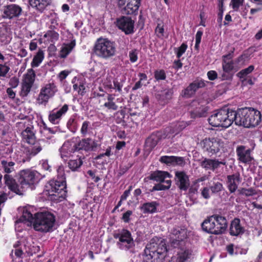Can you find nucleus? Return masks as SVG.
Masks as SVG:
<instances>
[{
	"instance_id": "obj_58",
	"label": "nucleus",
	"mask_w": 262,
	"mask_h": 262,
	"mask_svg": "<svg viewBox=\"0 0 262 262\" xmlns=\"http://www.w3.org/2000/svg\"><path fill=\"white\" fill-rule=\"evenodd\" d=\"M156 33L159 37H162L164 35V28L163 26L158 24L155 29Z\"/></svg>"
},
{
	"instance_id": "obj_52",
	"label": "nucleus",
	"mask_w": 262,
	"mask_h": 262,
	"mask_svg": "<svg viewBox=\"0 0 262 262\" xmlns=\"http://www.w3.org/2000/svg\"><path fill=\"white\" fill-rule=\"evenodd\" d=\"M40 164L42 169L45 170L49 172L51 171V166L49 164L48 161L47 160H42L40 162Z\"/></svg>"
},
{
	"instance_id": "obj_2",
	"label": "nucleus",
	"mask_w": 262,
	"mask_h": 262,
	"mask_svg": "<svg viewBox=\"0 0 262 262\" xmlns=\"http://www.w3.org/2000/svg\"><path fill=\"white\" fill-rule=\"evenodd\" d=\"M20 223L27 224L28 226L33 223L36 231L51 232L55 225V217L49 212H37L33 216L29 210L24 209L22 216L15 222V228Z\"/></svg>"
},
{
	"instance_id": "obj_63",
	"label": "nucleus",
	"mask_w": 262,
	"mask_h": 262,
	"mask_svg": "<svg viewBox=\"0 0 262 262\" xmlns=\"http://www.w3.org/2000/svg\"><path fill=\"white\" fill-rule=\"evenodd\" d=\"M70 74V72L68 71H62L59 73L58 74V78H59L60 80L61 81H63L64 79L66 78V77L68 76V75Z\"/></svg>"
},
{
	"instance_id": "obj_29",
	"label": "nucleus",
	"mask_w": 262,
	"mask_h": 262,
	"mask_svg": "<svg viewBox=\"0 0 262 262\" xmlns=\"http://www.w3.org/2000/svg\"><path fill=\"white\" fill-rule=\"evenodd\" d=\"M127 2V5L124 8L123 13L132 14L138 10L140 0H128Z\"/></svg>"
},
{
	"instance_id": "obj_13",
	"label": "nucleus",
	"mask_w": 262,
	"mask_h": 262,
	"mask_svg": "<svg viewBox=\"0 0 262 262\" xmlns=\"http://www.w3.org/2000/svg\"><path fill=\"white\" fill-rule=\"evenodd\" d=\"M46 142L45 139H41L28 143L30 146L25 148V154L29 158L35 156L42 150Z\"/></svg>"
},
{
	"instance_id": "obj_38",
	"label": "nucleus",
	"mask_w": 262,
	"mask_h": 262,
	"mask_svg": "<svg viewBox=\"0 0 262 262\" xmlns=\"http://www.w3.org/2000/svg\"><path fill=\"white\" fill-rule=\"evenodd\" d=\"M44 58V52L41 50H39L36 54L34 56L31 63L32 68L37 67L41 63Z\"/></svg>"
},
{
	"instance_id": "obj_6",
	"label": "nucleus",
	"mask_w": 262,
	"mask_h": 262,
	"mask_svg": "<svg viewBox=\"0 0 262 262\" xmlns=\"http://www.w3.org/2000/svg\"><path fill=\"white\" fill-rule=\"evenodd\" d=\"M114 237L118 239L116 245L119 249L130 253L135 252V243L129 231L122 230L121 232L114 234Z\"/></svg>"
},
{
	"instance_id": "obj_35",
	"label": "nucleus",
	"mask_w": 262,
	"mask_h": 262,
	"mask_svg": "<svg viewBox=\"0 0 262 262\" xmlns=\"http://www.w3.org/2000/svg\"><path fill=\"white\" fill-rule=\"evenodd\" d=\"M75 45V40H74L69 43L64 44L60 51L59 57L61 58H66L74 49Z\"/></svg>"
},
{
	"instance_id": "obj_39",
	"label": "nucleus",
	"mask_w": 262,
	"mask_h": 262,
	"mask_svg": "<svg viewBox=\"0 0 262 262\" xmlns=\"http://www.w3.org/2000/svg\"><path fill=\"white\" fill-rule=\"evenodd\" d=\"M170 247L176 249L177 252L180 249L183 248L185 246V242L184 239H174V237H171Z\"/></svg>"
},
{
	"instance_id": "obj_40",
	"label": "nucleus",
	"mask_w": 262,
	"mask_h": 262,
	"mask_svg": "<svg viewBox=\"0 0 262 262\" xmlns=\"http://www.w3.org/2000/svg\"><path fill=\"white\" fill-rule=\"evenodd\" d=\"M83 163L81 157H77L75 159H71L68 162V167L72 171H76Z\"/></svg>"
},
{
	"instance_id": "obj_37",
	"label": "nucleus",
	"mask_w": 262,
	"mask_h": 262,
	"mask_svg": "<svg viewBox=\"0 0 262 262\" xmlns=\"http://www.w3.org/2000/svg\"><path fill=\"white\" fill-rule=\"evenodd\" d=\"M35 73L32 69L28 70L27 73L24 75L23 83L33 86L35 81Z\"/></svg>"
},
{
	"instance_id": "obj_47",
	"label": "nucleus",
	"mask_w": 262,
	"mask_h": 262,
	"mask_svg": "<svg viewBox=\"0 0 262 262\" xmlns=\"http://www.w3.org/2000/svg\"><path fill=\"white\" fill-rule=\"evenodd\" d=\"M32 87V85L22 82L21 91L20 92V96L23 97L27 96L28 94L30 93Z\"/></svg>"
},
{
	"instance_id": "obj_12",
	"label": "nucleus",
	"mask_w": 262,
	"mask_h": 262,
	"mask_svg": "<svg viewBox=\"0 0 262 262\" xmlns=\"http://www.w3.org/2000/svg\"><path fill=\"white\" fill-rule=\"evenodd\" d=\"M22 12L21 8L16 4H10L4 7L2 17L9 19L19 17Z\"/></svg>"
},
{
	"instance_id": "obj_36",
	"label": "nucleus",
	"mask_w": 262,
	"mask_h": 262,
	"mask_svg": "<svg viewBox=\"0 0 262 262\" xmlns=\"http://www.w3.org/2000/svg\"><path fill=\"white\" fill-rule=\"evenodd\" d=\"M159 140V136L155 134H151L147 138L145 141V147L147 148V150L149 151L152 150L156 146Z\"/></svg>"
},
{
	"instance_id": "obj_62",
	"label": "nucleus",
	"mask_w": 262,
	"mask_h": 262,
	"mask_svg": "<svg viewBox=\"0 0 262 262\" xmlns=\"http://www.w3.org/2000/svg\"><path fill=\"white\" fill-rule=\"evenodd\" d=\"M111 155V147H108L106 149V151L104 153L100 154L99 155H98L96 159L98 160L101 159L104 156H107L109 157Z\"/></svg>"
},
{
	"instance_id": "obj_16",
	"label": "nucleus",
	"mask_w": 262,
	"mask_h": 262,
	"mask_svg": "<svg viewBox=\"0 0 262 262\" xmlns=\"http://www.w3.org/2000/svg\"><path fill=\"white\" fill-rule=\"evenodd\" d=\"M251 151L250 149H246V147L243 145L237 146L236 150L238 160L244 163H249L253 160Z\"/></svg>"
},
{
	"instance_id": "obj_50",
	"label": "nucleus",
	"mask_w": 262,
	"mask_h": 262,
	"mask_svg": "<svg viewBox=\"0 0 262 262\" xmlns=\"http://www.w3.org/2000/svg\"><path fill=\"white\" fill-rule=\"evenodd\" d=\"M244 0H231L232 8L235 11H238L240 6H241Z\"/></svg>"
},
{
	"instance_id": "obj_43",
	"label": "nucleus",
	"mask_w": 262,
	"mask_h": 262,
	"mask_svg": "<svg viewBox=\"0 0 262 262\" xmlns=\"http://www.w3.org/2000/svg\"><path fill=\"white\" fill-rule=\"evenodd\" d=\"M43 36L45 38H48L51 42H54L58 39L59 34L55 31L49 30Z\"/></svg>"
},
{
	"instance_id": "obj_17",
	"label": "nucleus",
	"mask_w": 262,
	"mask_h": 262,
	"mask_svg": "<svg viewBox=\"0 0 262 262\" xmlns=\"http://www.w3.org/2000/svg\"><path fill=\"white\" fill-rule=\"evenodd\" d=\"M214 228L213 234L218 235L222 234L227 228V221L226 219L222 216L215 215Z\"/></svg>"
},
{
	"instance_id": "obj_3",
	"label": "nucleus",
	"mask_w": 262,
	"mask_h": 262,
	"mask_svg": "<svg viewBox=\"0 0 262 262\" xmlns=\"http://www.w3.org/2000/svg\"><path fill=\"white\" fill-rule=\"evenodd\" d=\"M168 249L164 239L158 240L156 243L155 239L151 240L144 249L146 262H163Z\"/></svg>"
},
{
	"instance_id": "obj_14",
	"label": "nucleus",
	"mask_w": 262,
	"mask_h": 262,
	"mask_svg": "<svg viewBox=\"0 0 262 262\" xmlns=\"http://www.w3.org/2000/svg\"><path fill=\"white\" fill-rule=\"evenodd\" d=\"M176 184L178 188L183 191H186L190 186V181L188 176L183 171L175 172Z\"/></svg>"
},
{
	"instance_id": "obj_60",
	"label": "nucleus",
	"mask_w": 262,
	"mask_h": 262,
	"mask_svg": "<svg viewBox=\"0 0 262 262\" xmlns=\"http://www.w3.org/2000/svg\"><path fill=\"white\" fill-rule=\"evenodd\" d=\"M164 190H167L166 186H165V185L160 183V184L155 185L152 187V188L150 190V191L153 192L155 191Z\"/></svg>"
},
{
	"instance_id": "obj_51",
	"label": "nucleus",
	"mask_w": 262,
	"mask_h": 262,
	"mask_svg": "<svg viewBox=\"0 0 262 262\" xmlns=\"http://www.w3.org/2000/svg\"><path fill=\"white\" fill-rule=\"evenodd\" d=\"M155 78L158 80H164L166 78V75L163 70L156 71L155 73Z\"/></svg>"
},
{
	"instance_id": "obj_27",
	"label": "nucleus",
	"mask_w": 262,
	"mask_h": 262,
	"mask_svg": "<svg viewBox=\"0 0 262 262\" xmlns=\"http://www.w3.org/2000/svg\"><path fill=\"white\" fill-rule=\"evenodd\" d=\"M75 144L72 146L69 142H66L60 148L61 157L62 159L68 158L71 156L72 153L76 151Z\"/></svg>"
},
{
	"instance_id": "obj_18",
	"label": "nucleus",
	"mask_w": 262,
	"mask_h": 262,
	"mask_svg": "<svg viewBox=\"0 0 262 262\" xmlns=\"http://www.w3.org/2000/svg\"><path fill=\"white\" fill-rule=\"evenodd\" d=\"M4 179L5 183L11 191L18 194L23 193V190L20 187V184H18L16 182L12 175L10 173L5 174L4 176Z\"/></svg>"
},
{
	"instance_id": "obj_21",
	"label": "nucleus",
	"mask_w": 262,
	"mask_h": 262,
	"mask_svg": "<svg viewBox=\"0 0 262 262\" xmlns=\"http://www.w3.org/2000/svg\"><path fill=\"white\" fill-rule=\"evenodd\" d=\"M159 161L167 165L173 166H183L185 163L183 157L168 156H162L160 158Z\"/></svg>"
},
{
	"instance_id": "obj_64",
	"label": "nucleus",
	"mask_w": 262,
	"mask_h": 262,
	"mask_svg": "<svg viewBox=\"0 0 262 262\" xmlns=\"http://www.w3.org/2000/svg\"><path fill=\"white\" fill-rule=\"evenodd\" d=\"M207 76L209 80H214L217 78V73L215 71H209L207 73Z\"/></svg>"
},
{
	"instance_id": "obj_26",
	"label": "nucleus",
	"mask_w": 262,
	"mask_h": 262,
	"mask_svg": "<svg viewBox=\"0 0 262 262\" xmlns=\"http://www.w3.org/2000/svg\"><path fill=\"white\" fill-rule=\"evenodd\" d=\"M23 140L27 143H33L36 140L34 128L32 125L28 126L21 133Z\"/></svg>"
},
{
	"instance_id": "obj_46",
	"label": "nucleus",
	"mask_w": 262,
	"mask_h": 262,
	"mask_svg": "<svg viewBox=\"0 0 262 262\" xmlns=\"http://www.w3.org/2000/svg\"><path fill=\"white\" fill-rule=\"evenodd\" d=\"M254 69V67L253 66L251 65L247 68H246L245 69H243L241 70L240 72H239L237 74V76L239 77V78H243L245 76H246L248 74L251 73Z\"/></svg>"
},
{
	"instance_id": "obj_31",
	"label": "nucleus",
	"mask_w": 262,
	"mask_h": 262,
	"mask_svg": "<svg viewBox=\"0 0 262 262\" xmlns=\"http://www.w3.org/2000/svg\"><path fill=\"white\" fill-rule=\"evenodd\" d=\"M159 204L156 201L147 202L143 204L140 207L144 213H154L157 212V207Z\"/></svg>"
},
{
	"instance_id": "obj_54",
	"label": "nucleus",
	"mask_w": 262,
	"mask_h": 262,
	"mask_svg": "<svg viewBox=\"0 0 262 262\" xmlns=\"http://www.w3.org/2000/svg\"><path fill=\"white\" fill-rule=\"evenodd\" d=\"M19 83V79L16 77H12L9 81V84L11 88H16Z\"/></svg>"
},
{
	"instance_id": "obj_10",
	"label": "nucleus",
	"mask_w": 262,
	"mask_h": 262,
	"mask_svg": "<svg viewBox=\"0 0 262 262\" xmlns=\"http://www.w3.org/2000/svg\"><path fill=\"white\" fill-rule=\"evenodd\" d=\"M116 26L126 34L134 33V21L128 16H121L116 20Z\"/></svg>"
},
{
	"instance_id": "obj_22",
	"label": "nucleus",
	"mask_w": 262,
	"mask_h": 262,
	"mask_svg": "<svg viewBox=\"0 0 262 262\" xmlns=\"http://www.w3.org/2000/svg\"><path fill=\"white\" fill-rule=\"evenodd\" d=\"M229 230L230 235L238 236L244 233L245 228L242 226L240 220L235 218L231 223Z\"/></svg>"
},
{
	"instance_id": "obj_30",
	"label": "nucleus",
	"mask_w": 262,
	"mask_h": 262,
	"mask_svg": "<svg viewBox=\"0 0 262 262\" xmlns=\"http://www.w3.org/2000/svg\"><path fill=\"white\" fill-rule=\"evenodd\" d=\"M1 167L6 174L11 173L15 171L16 164L14 162L3 159L1 161Z\"/></svg>"
},
{
	"instance_id": "obj_32",
	"label": "nucleus",
	"mask_w": 262,
	"mask_h": 262,
	"mask_svg": "<svg viewBox=\"0 0 262 262\" xmlns=\"http://www.w3.org/2000/svg\"><path fill=\"white\" fill-rule=\"evenodd\" d=\"M30 5L39 11L42 12L50 4V0H29Z\"/></svg>"
},
{
	"instance_id": "obj_8",
	"label": "nucleus",
	"mask_w": 262,
	"mask_h": 262,
	"mask_svg": "<svg viewBox=\"0 0 262 262\" xmlns=\"http://www.w3.org/2000/svg\"><path fill=\"white\" fill-rule=\"evenodd\" d=\"M38 173L36 171L29 169L21 170L19 173L18 182L24 191L25 188L37 183Z\"/></svg>"
},
{
	"instance_id": "obj_55",
	"label": "nucleus",
	"mask_w": 262,
	"mask_h": 262,
	"mask_svg": "<svg viewBox=\"0 0 262 262\" xmlns=\"http://www.w3.org/2000/svg\"><path fill=\"white\" fill-rule=\"evenodd\" d=\"M173 94V90L172 89H167L163 91L162 95L165 99H170L171 98Z\"/></svg>"
},
{
	"instance_id": "obj_57",
	"label": "nucleus",
	"mask_w": 262,
	"mask_h": 262,
	"mask_svg": "<svg viewBox=\"0 0 262 262\" xmlns=\"http://www.w3.org/2000/svg\"><path fill=\"white\" fill-rule=\"evenodd\" d=\"M104 106L109 110L116 111L118 109V106L114 102H106L104 104Z\"/></svg>"
},
{
	"instance_id": "obj_24",
	"label": "nucleus",
	"mask_w": 262,
	"mask_h": 262,
	"mask_svg": "<svg viewBox=\"0 0 262 262\" xmlns=\"http://www.w3.org/2000/svg\"><path fill=\"white\" fill-rule=\"evenodd\" d=\"M167 178H171L170 173L168 172L157 170L152 172L146 179L162 183Z\"/></svg>"
},
{
	"instance_id": "obj_1",
	"label": "nucleus",
	"mask_w": 262,
	"mask_h": 262,
	"mask_svg": "<svg viewBox=\"0 0 262 262\" xmlns=\"http://www.w3.org/2000/svg\"><path fill=\"white\" fill-rule=\"evenodd\" d=\"M213 126L227 128L234 121L237 125L249 128L258 125L261 121L259 111L252 107H244L237 111L227 107L220 109L208 119Z\"/></svg>"
},
{
	"instance_id": "obj_61",
	"label": "nucleus",
	"mask_w": 262,
	"mask_h": 262,
	"mask_svg": "<svg viewBox=\"0 0 262 262\" xmlns=\"http://www.w3.org/2000/svg\"><path fill=\"white\" fill-rule=\"evenodd\" d=\"M133 212L131 210H127L123 214L122 220L125 223H128L130 219V216L132 214Z\"/></svg>"
},
{
	"instance_id": "obj_4",
	"label": "nucleus",
	"mask_w": 262,
	"mask_h": 262,
	"mask_svg": "<svg viewBox=\"0 0 262 262\" xmlns=\"http://www.w3.org/2000/svg\"><path fill=\"white\" fill-rule=\"evenodd\" d=\"M57 171L59 180L50 181L46 186L47 191L50 196L64 198L66 195L67 190L63 167L59 166Z\"/></svg>"
},
{
	"instance_id": "obj_19",
	"label": "nucleus",
	"mask_w": 262,
	"mask_h": 262,
	"mask_svg": "<svg viewBox=\"0 0 262 262\" xmlns=\"http://www.w3.org/2000/svg\"><path fill=\"white\" fill-rule=\"evenodd\" d=\"M68 110L69 105L65 104L59 110L52 111L49 115V120L53 124H58L61 117L67 112Z\"/></svg>"
},
{
	"instance_id": "obj_49",
	"label": "nucleus",
	"mask_w": 262,
	"mask_h": 262,
	"mask_svg": "<svg viewBox=\"0 0 262 262\" xmlns=\"http://www.w3.org/2000/svg\"><path fill=\"white\" fill-rule=\"evenodd\" d=\"M187 48V45L183 43L181 46L178 48L177 52V56L178 58H180L186 51Z\"/></svg>"
},
{
	"instance_id": "obj_25",
	"label": "nucleus",
	"mask_w": 262,
	"mask_h": 262,
	"mask_svg": "<svg viewBox=\"0 0 262 262\" xmlns=\"http://www.w3.org/2000/svg\"><path fill=\"white\" fill-rule=\"evenodd\" d=\"M239 176L236 174L227 176V188L230 193L234 192L238 187V184L240 182Z\"/></svg>"
},
{
	"instance_id": "obj_42",
	"label": "nucleus",
	"mask_w": 262,
	"mask_h": 262,
	"mask_svg": "<svg viewBox=\"0 0 262 262\" xmlns=\"http://www.w3.org/2000/svg\"><path fill=\"white\" fill-rule=\"evenodd\" d=\"M207 110L204 106H201L196 108L193 112H191V117H202L206 115Z\"/></svg>"
},
{
	"instance_id": "obj_41",
	"label": "nucleus",
	"mask_w": 262,
	"mask_h": 262,
	"mask_svg": "<svg viewBox=\"0 0 262 262\" xmlns=\"http://www.w3.org/2000/svg\"><path fill=\"white\" fill-rule=\"evenodd\" d=\"M93 128L91 126V122L88 121H84L80 128V134L82 137H85L92 133Z\"/></svg>"
},
{
	"instance_id": "obj_45",
	"label": "nucleus",
	"mask_w": 262,
	"mask_h": 262,
	"mask_svg": "<svg viewBox=\"0 0 262 262\" xmlns=\"http://www.w3.org/2000/svg\"><path fill=\"white\" fill-rule=\"evenodd\" d=\"M238 191L240 194L244 195L246 196H252L256 193L255 190L252 188L248 189L242 188L238 189Z\"/></svg>"
},
{
	"instance_id": "obj_9",
	"label": "nucleus",
	"mask_w": 262,
	"mask_h": 262,
	"mask_svg": "<svg viewBox=\"0 0 262 262\" xmlns=\"http://www.w3.org/2000/svg\"><path fill=\"white\" fill-rule=\"evenodd\" d=\"M202 145L204 150L213 155L219 152L223 146V142L218 138H205L202 141Z\"/></svg>"
},
{
	"instance_id": "obj_7",
	"label": "nucleus",
	"mask_w": 262,
	"mask_h": 262,
	"mask_svg": "<svg viewBox=\"0 0 262 262\" xmlns=\"http://www.w3.org/2000/svg\"><path fill=\"white\" fill-rule=\"evenodd\" d=\"M57 92V88L53 82L49 83L42 86L36 99L39 105H46L49 100L53 97Z\"/></svg>"
},
{
	"instance_id": "obj_5",
	"label": "nucleus",
	"mask_w": 262,
	"mask_h": 262,
	"mask_svg": "<svg viewBox=\"0 0 262 262\" xmlns=\"http://www.w3.org/2000/svg\"><path fill=\"white\" fill-rule=\"evenodd\" d=\"M94 52L98 57L108 59L116 54L115 43L107 39L99 38L95 43Z\"/></svg>"
},
{
	"instance_id": "obj_59",
	"label": "nucleus",
	"mask_w": 262,
	"mask_h": 262,
	"mask_svg": "<svg viewBox=\"0 0 262 262\" xmlns=\"http://www.w3.org/2000/svg\"><path fill=\"white\" fill-rule=\"evenodd\" d=\"M114 86L113 87L111 85L110 86V88H113L114 89H116L119 93L122 92V88L123 86V84L119 82L116 80H114L113 81Z\"/></svg>"
},
{
	"instance_id": "obj_20",
	"label": "nucleus",
	"mask_w": 262,
	"mask_h": 262,
	"mask_svg": "<svg viewBox=\"0 0 262 262\" xmlns=\"http://www.w3.org/2000/svg\"><path fill=\"white\" fill-rule=\"evenodd\" d=\"M221 164L225 165H226V162L219 161L216 159H210L207 158H205L200 162V165L202 167L206 170H212L213 171L218 168Z\"/></svg>"
},
{
	"instance_id": "obj_23",
	"label": "nucleus",
	"mask_w": 262,
	"mask_h": 262,
	"mask_svg": "<svg viewBox=\"0 0 262 262\" xmlns=\"http://www.w3.org/2000/svg\"><path fill=\"white\" fill-rule=\"evenodd\" d=\"M223 57L222 67L224 72L229 73L232 71H237L238 70L239 68L234 66V62L231 60L232 57L231 54L224 55Z\"/></svg>"
},
{
	"instance_id": "obj_33",
	"label": "nucleus",
	"mask_w": 262,
	"mask_h": 262,
	"mask_svg": "<svg viewBox=\"0 0 262 262\" xmlns=\"http://www.w3.org/2000/svg\"><path fill=\"white\" fill-rule=\"evenodd\" d=\"M171 237H174V239H185L187 237V231L184 228L179 227H174L170 230Z\"/></svg>"
},
{
	"instance_id": "obj_28",
	"label": "nucleus",
	"mask_w": 262,
	"mask_h": 262,
	"mask_svg": "<svg viewBox=\"0 0 262 262\" xmlns=\"http://www.w3.org/2000/svg\"><path fill=\"white\" fill-rule=\"evenodd\" d=\"M214 221L215 215H212L204 220L201 225L203 231L213 234V232H215V230H214Z\"/></svg>"
},
{
	"instance_id": "obj_44",
	"label": "nucleus",
	"mask_w": 262,
	"mask_h": 262,
	"mask_svg": "<svg viewBox=\"0 0 262 262\" xmlns=\"http://www.w3.org/2000/svg\"><path fill=\"white\" fill-rule=\"evenodd\" d=\"M223 184L219 182H213L212 185L210 186V189L212 193H218L223 190Z\"/></svg>"
},
{
	"instance_id": "obj_11",
	"label": "nucleus",
	"mask_w": 262,
	"mask_h": 262,
	"mask_svg": "<svg viewBox=\"0 0 262 262\" xmlns=\"http://www.w3.org/2000/svg\"><path fill=\"white\" fill-rule=\"evenodd\" d=\"M206 86L205 82L203 80H196L189 84V85L181 92L183 97L189 98L192 97L195 92L200 88Z\"/></svg>"
},
{
	"instance_id": "obj_53",
	"label": "nucleus",
	"mask_w": 262,
	"mask_h": 262,
	"mask_svg": "<svg viewBox=\"0 0 262 262\" xmlns=\"http://www.w3.org/2000/svg\"><path fill=\"white\" fill-rule=\"evenodd\" d=\"M138 52L136 50H133L129 52V57L132 62H136L138 59Z\"/></svg>"
},
{
	"instance_id": "obj_15",
	"label": "nucleus",
	"mask_w": 262,
	"mask_h": 262,
	"mask_svg": "<svg viewBox=\"0 0 262 262\" xmlns=\"http://www.w3.org/2000/svg\"><path fill=\"white\" fill-rule=\"evenodd\" d=\"M97 146V141L90 138L82 139L79 142L75 144V148L77 151L80 150H84L86 151H93Z\"/></svg>"
},
{
	"instance_id": "obj_56",
	"label": "nucleus",
	"mask_w": 262,
	"mask_h": 262,
	"mask_svg": "<svg viewBox=\"0 0 262 262\" xmlns=\"http://www.w3.org/2000/svg\"><path fill=\"white\" fill-rule=\"evenodd\" d=\"M203 35V32L199 30L195 35V48H198L199 47V45L201 42L202 36Z\"/></svg>"
},
{
	"instance_id": "obj_48",
	"label": "nucleus",
	"mask_w": 262,
	"mask_h": 262,
	"mask_svg": "<svg viewBox=\"0 0 262 262\" xmlns=\"http://www.w3.org/2000/svg\"><path fill=\"white\" fill-rule=\"evenodd\" d=\"M10 70V68L5 64H0V77H6Z\"/></svg>"
},
{
	"instance_id": "obj_34",
	"label": "nucleus",
	"mask_w": 262,
	"mask_h": 262,
	"mask_svg": "<svg viewBox=\"0 0 262 262\" xmlns=\"http://www.w3.org/2000/svg\"><path fill=\"white\" fill-rule=\"evenodd\" d=\"M177 262H184L187 259L189 258L191 255V251L186 246L182 249H180L177 251Z\"/></svg>"
}]
</instances>
